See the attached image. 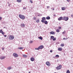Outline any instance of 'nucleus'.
Segmentation results:
<instances>
[{
	"instance_id": "f257e3e1",
	"label": "nucleus",
	"mask_w": 73,
	"mask_h": 73,
	"mask_svg": "<svg viewBox=\"0 0 73 73\" xmlns=\"http://www.w3.org/2000/svg\"><path fill=\"white\" fill-rule=\"evenodd\" d=\"M62 68V65H60L56 68V69L57 70H60Z\"/></svg>"
},
{
	"instance_id": "3c124183",
	"label": "nucleus",
	"mask_w": 73,
	"mask_h": 73,
	"mask_svg": "<svg viewBox=\"0 0 73 73\" xmlns=\"http://www.w3.org/2000/svg\"><path fill=\"white\" fill-rule=\"evenodd\" d=\"M71 17H73V14L71 15Z\"/></svg>"
},
{
	"instance_id": "49530a36",
	"label": "nucleus",
	"mask_w": 73,
	"mask_h": 73,
	"mask_svg": "<svg viewBox=\"0 0 73 73\" xmlns=\"http://www.w3.org/2000/svg\"><path fill=\"white\" fill-rule=\"evenodd\" d=\"M4 37H7V35H4Z\"/></svg>"
},
{
	"instance_id": "39448f33",
	"label": "nucleus",
	"mask_w": 73,
	"mask_h": 73,
	"mask_svg": "<svg viewBox=\"0 0 73 73\" xmlns=\"http://www.w3.org/2000/svg\"><path fill=\"white\" fill-rule=\"evenodd\" d=\"M13 56L15 57H16V58L18 57V56H19V55L18 54L16 53H14L13 54Z\"/></svg>"
},
{
	"instance_id": "9d476101",
	"label": "nucleus",
	"mask_w": 73,
	"mask_h": 73,
	"mask_svg": "<svg viewBox=\"0 0 73 73\" xmlns=\"http://www.w3.org/2000/svg\"><path fill=\"white\" fill-rule=\"evenodd\" d=\"M5 58V56H2L0 57L1 60H3Z\"/></svg>"
},
{
	"instance_id": "ea45409f",
	"label": "nucleus",
	"mask_w": 73,
	"mask_h": 73,
	"mask_svg": "<svg viewBox=\"0 0 73 73\" xmlns=\"http://www.w3.org/2000/svg\"><path fill=\"white\" fill-rule=\"evenodd\" d=\"M65 33V32L64 31L62 33V34H64V33Z\"/></svg>"
},
{
	"instance_id": "c756f323",
	"label": "nucleus",
	"mask_w": 73,
	"mask_h": 73,
	"mask_svg": "<svg viewBox=\"0 0 73 73\" xmlns=\"http://www.w3.org/2000/svg\"><path fill=\"white\" fill-rule=\"evenodd\" d=\"M60 46H64V44H61Z\"/></svg>"
},
{
	"instance_id": "4c0bfd02",
	"label": "nucleus",
	"mask_w": 73,
	"mask_h": 73,
	"mask_svg": "<svg viewBox=\"0 0 73 73\" xmlns=\"http://www.w3.org/2000/svg\"><path fill=\"white\" fill-rule=\"evenodd\" d=\"M50 53H52V52H53V50H50Z\"/></svg>"
},
{
	"instance_id": "1a4fd4ad",
	"label": "nucleus",
	"mask_w": 73,
	"mask_h": 73,
	"mask_svg": "<svg viewBox=\"0 0 73 73\" xmlns=\"http://www.w3.org/2000/svg\"><path fill=\"white\" fill-rule=\"evenodd\" d=\"M38 48L39 49H41L44 48V46L43 45L40 46L38 47Z\"/></svg>"
},
{
	"instance_id": "6e6552de",
	"label": "nucleus",
	"mask_w": 73,
	"mask_h": 73,
	"mask_svg": "<svg viewBox=\"0 0 73 73\" xmlns=\"http://www.w3.org/2000/svg\"><path fill=\"white\" fill-rule=\"evenodd\" d=\"M46 64L48 66H50V63L49 62H47Z\"/></svg>"
},
{
	"instance_id": "a878e982",
	"label": "nucleus",
	"mask_w": 73,
	"mask_h": 73,
	"mask_svg": "<svg viewBox=\"0 0 73 73\" xmlns=\"http://www.w3.org/2000/svg\"><path fill=\"white\" fill-rule=\"evenodd\" d=\"M56 32L58 33L59 32H60V30L59 29H57L56 30Z\"/></svg>"
},
{
	"instance_id": "aec40b11",
	"label": "nucleus",
	"mask_w": 73,
	"mask_h": 73,
	"mask_svg": "<svg viewBox=\"0 0 73 73\" xmlns=\"http://www.w3.org/2000/svg\"><path fill=\"white\" fill-rule=\"evenodd\" d=\"M42 19L45 20H46V18H45V17H43L42 18Z\"/></svg>"
},
{
	"instance_id": "473e14b6",
	"label": "nucleus",
	"mask_w": 73,
	"mask_h": 73,
	"mask_svg": "<svg viewBox=\"0 0 73 73\" xmlns=\"http://www.w3.org/2000/svg\"><path fill=\"white\" fill-rule=\"evenodd\" d=\"M56 40V38H53V41H55Z\"/></svg>"
},
{
	"instance_id": "de8ad7c7",
	"label": "nucleus",
	"mask_w": 73,
	"mask_h": 73,
	"mask_svg": "<svg viewBox=\"0 0 73 73\" xmlns=\"http://www.w3.org/2000/svg\"><path fill=\"white\" fill-rule=\"evenodd\" d=\"M8 6H9V7H10V6H11V4H9V5Z\"/></svg>"
},
{
	"instance_id": "20e7f679",
	"label": "nucleus",
	"mask_w": 73,
	"mask_h": 73,
	"mask_svg": "<svg viewBox=\"0 0 73 73\" xmlns=\"http://www.w3.org/2000/svg\"><path fill=\"white\" fill-rule=\"evenodd\" d=\"M9 40H13V39H14V36L12 35H10L9 36Z\"/></svg>"
},
{
	"instance_id": "8fccbe9b",
	"label": "nucleus",
	"mask_w": 73,
	"mask_h": 73,
	"mask_svg": "<svg viewBox=\"0 0 73 73\" xmlns=\"http://www.w3.org/2000/svg\"><path fill=\"white\" fill-rule=\"evenodd\" d=\"M47 8H50V7L49 6H47Z\"/></svg>"
},
{
	"instance_id": "bb28decb",
	"label": "nucleus",
	"mask_w": 73,
	"mask_h": 73,
	"mask_svg": "<svg viewBox=\"0 0 73 73\" xmlns=\"http://www.w3.org/2000/svg\"><path fill=\"white\" fill-rule=\"evenodd\" d=\"M35 50H40V49H39V48L38 47V48H35Z\"/></svg>"
},
{
	"instance_id": "c9c22d12",
	"label": "nucleus",
	"mask_w": 73,
	"mask_h": 73,
	"mask_svg": "<svg viewBox=\"0 0 73 73\" xmlns=\"http://www.w3.org/2000/svg\"><path fill=\"white\" fill-rule=\"evenodd\" d=\"M63 40H67V39H68V38H66H66H63Z\"/></svg>"
},
{
	"instance_id": "b1692460",
	"label": "nucleus",
	"mask_w": 73,
	"mask_h": 73,
	"mask_svg": "<svg viewBox=\"0 0 73 73\" xmlns=\"http://www.w3.org/2000/svg\"><path fill=\"white\" fill-rule=\"evenodd\" d=\"M41 22H42V23H44L45 22V20H44L43 19H42L41 20Z\"/></svg>"
},
{
	"instance_id": "f8f14e48",
	"label": "nucleus",
	"mask_w": 73,
	"mask_h": 73,
	"mask_svg": "<svg viewBox=\"0 0 73 73\" xmlns=\"http://www.w3.org/2000/svg\"><path fill=\"white\" fill-rule=\"evenodd\" d=\"M58 50L59 51H61V50H62V48H58Z\"/></svg>"
},
{
	"instance_id": "a18cd8bd",
	"label": "nucleus",
	"mask_w": 73,
	"mask_h": 73,
	"mask_svg": "<svg viewBox=\"0 0 73 73\" xmlns=\"http://www.w3.org/2000/svg\"><path fill=\"white\" fill-rule=\"evenodd\" d=\"M32 42H33V41H31L30 42V43H32Z\"/></svg>"
},
{
	"instance_id": "58836bf2",
	"label": "nucleus",
	"mask_w": 73,
	"mask_h": 73,
	"mask_svg": "<svg viewBox=\"0 0 73 73\" xmlns=\"http://www.w3.org/2000/svg\"><path fill=\"white\" fill-rule=\"evenodd\" d=\"M67 1H68V2H70V0H67Z\"/></svg>"
},
{
	"instance_id": "ddd939ff",
	"label": "nucleus",
	"mask_w": 73,
	"mask_h": 73,
	"mask_svg": "<svg viewBox=\"0 0 73 73\" xmlns=\"http://www.w3.org/2000/svg\"><path fill=\"white\" fill-rule=\"evenodd\" d=\"M50 18L49 16L47 17H46V20H50Z\"/></svg>"
},
{
	"instance_id": "cd10ccee",
	"label": "nucleus",
	"mask_w": 73,
	"mask_h": 73,
	"mask_svg": "<svg viewBox=\"0 0 73 73\" xmlns=\"http://www.w3.org/2000/svg\"><path fill=\"white\" fill-rule=\"evenodd\" d=\"M1 33L3 35H5V32H3V31Z\"/></svg>"
},
{
	"instance_id": "603ef678",
	"label": "nucleus",
	"mask_w": 73,
	"mask_h": 73,
	"mask_svg": "<svg viewBox=\"0 0 73 73\" xmlns=\"http://www.w3.org/2000/svg\"><path fill=\"white\" fill-rule=\"evenodd\" d=\"M52 10H53V11H54V9L53 8V9H52Z\"/></svg>"
},
{
	"instance_id": "6ab92c4d",
	"label": "nucleus",
	"mask_w": 73,
	"mask_h": 73,
	"mask_svg": "<svg viewBox=\"0 0 73 73\" xmlns=\"http://www.w3.org/2000/svg\"><path fill=\"white\" fill-rule=\"evenodd\" d=\"M7 69L8 70H11V67H9L7 68Z\"/></svg>"
},
{
	"instance_id": "37998d69",
	"label": "nucleus",
	"mask_w": 73,
	"mask_h": 73,
	"mask_svg": "<svg viewBox=\"0 0 73 73\" xmlns=\"http://www.w3.org/2000/svg\"><path fill=\"white\" fill-rule=\"evenodd\" d=\"M2 50H4V48H2Z\"/></svg>"
},
{
	"instance_id": "c85d7f7f",
	"label": "nucleus",
	"mask_w": 73,
	"mask_h": 73,
	"mask_svg": "<svg viewBox=\"0 0 73 73\" xmlns=\"http://www.w3.org/2000/svg\"><path fill=\"white\" fill-rule=\"evenodd\" d=\"M54 38V36H51L50 38H52V39H53Z\"/></svg>"
},
{
	"instance_id": "f03ea898",
	"label": "nucleus",
	"mask_w": 73,
	"mask_h": 73,
	"mask_svg": "<svg viewBox=\"0 0 73 73\" xmlns=\"http://www.w3.org/2000/svg\"><path fill=\"white\" fill-rule=\"evenodd\" d=\"M19 17L21 19H25V17L24 16V15H19Z\"/></svg>"
},
{
	"instance_id": "393cba45",
	"label": "nucleus",
	"mask_w": 73,
	"mask_h": 73,
	"mask_svg": "<svg viewBox=\"0 0 73 73\" xmlns=\"http://www.w3.org/2000/svg\"><path fill=\"white\" fill-rule=\"evenodd\" d=\"M66 73H70V71L69 70H68L66 71Z\"/></svg>"
},
{
	"instance_id": "423d86ee",
	"label": "nucleus",
	"mask_w": 73,
	"mask_h": 73,
	"mask_svg": "<svg viewBox=\"0 0 73 73\" xmlns=\"http://www.w3.org/2000/svg\"><path fill=\"white\" fill-rule=\"evenodd\" d=\"M58 20H59V21H60V20H64L63 18L62 17H60L58 19Z\"/></svg>"
},
{
	"instance_id": "f704fd0d",
	"label": "nucleus",
	"mask_w": 73,
	"mask_h": 73,
	"mask_svg": "<svg viewBox=\"0 0 73 73\" xmlns=\"http://www.w3.org/2000/svg\"><path fill=\"white\" fill-rule=\"evenodd\" d=\"M30 2H31V3H33V1L32 0H30Z\"/></svg>"
},
{
	"instance_id": "f3484780",
	"label": "nucleus",
	"mask_w": 73,
	"mask_h": 73,
	"mask_svg": "<svg viewBox=\"0 0 73 73\" xmlns=\"http://www.w3.org/2000/svg\"><path fill=\"white\" fill-rule=\"evenodd\" d=\"M18 49H21V50H22V49H23V48L19 47L18 48Z\"/></svg>"
},
{
	"instance_id": "79ce46f5",
	"label": "nucleus",
	"mask_w": 73,
	"mask_h": 73,
	"mask_svg": "<svg viewBox=\"0 0 73 73\" xmlns=\"http://www.w3.org/2000/svg\"><path fill=\"white\" fill-rule=\"evenodd\" d=\"M36 17H34V20H36Z\"/></svg>"
},
{
	"instance_id": "a211bd4d",
	"label": "nucleus",
	"mask_w": 73,
	"mask_h": 73,
	"mask_svg": "<svg viewBox=\"0 0 73 73\" xmlns=\"http://www.w3.org/2000/svg\"><path fill=\"white\" fill-rule=\"evenodd\" d=\"M36 23H40V20L39 19H38L36 21Z\"/></svg>"
},
{
	"instance_id": "6e6d98bb",
	"label": "nucleus",
	"mask_w": 73,
	"mask_h": 73,
	"mask_svg": "<svg viewBox=\"0 0 73 73\" xmlns=\"http://www.w3.org/2000/svg\"><path fill=\"white\" fill-rule=\"evenodd\" d=\"M54 73H57L56 72H54Z\"/></svg>"
},
{
	"instance_id": "72a5a7b5",
	"label": "nucleus",
	"mask_w": 73,
	"mask_h": 73,
	"mask_svg": "<svg viewBox=\"0 0 73 73\" xmlns=\"http://www.w3.org/2000/svg\"><path fill=\"white\" fill-rule=\"evenodd\" d=\"M27 9V7H23V9Z\"/></svg>"
},
{
	"instance_id": "09e8293b",
	"label": "nucleus",
	"mask_w": 73,
	"mask_h": 73,
	"mask_svg": "<svg viewBox=\"0 0 73 73\" xmlns=\"http://www.w3.org/2000/svg\"><path fill=\"white\" fill-rule=\"evenodd\" d=\"M53 16H56V14H54Z\"/></svg>"
},
{
	"instance_id": "9b49d317",
	"label": "nucleus",
	"mask_w": 73,
	"mask_h": 73,
	"mask_svg": "<svg viewBox=\"0 0 73 73\" xmlns=\"http://www.w3.org/2000/svg\"><path fill=\"white\" fill-rule=\"evenodd\" d=\"M30 60L31 61H35V58L33 57L31 58Z\"/></svg>"
},
{
	"instance_id": "4468645a",
	"label": "nucleus",
	"mask_w": 73,
	"mask_h": 73,
	"mask_svg": "<svg viewBox=\"0 0 73 73\" xmlns=\"http://www.w3.org/2000/svg\"><path fill=\"white\" fill-rule=\"evenodd\" d=\"M66 9V8L64 7H62V11H64V10H65Z\"/></svg>"
},
{
	"instance_id": "dca6fc26",
	"label": "nucleus",
	"mask_w": 73,
	"mask_h": 73,
	"mask_svg": "<svg viewBox=\"0 0 73 73\" xmlns=\"http://www.w3.org/2000/svg\"><path fill=\"white\" fill-rule=\"evenodd\" d=\"M17 1L18 2V3H21L22 1L21 0H17Z\"/></svg>"
},
{
	"instance_id": "a19ab883",
	"label": "nucleus",
	"mask_w": 73,
	"mask_h": 73,
	"mask_svg": "<svg viewBox=\"0 0 73 73\" xmlns=\"http://www.w3.org/2000/svg\"><path fill=\"white\" fill-rule=\"evenodd\" d=\"M59 29H61V27H59Z\"/></svg>"
},
{
	"instance_id": "864d4df0",
	"label": "nucleus",
	"mask_w": 73,
	"mask_h": 73,
	"mask_svg": "<svg viewBox=\"0 0 73 73\" xmlns=\"http://www.w3.org/2000/svg\"><path fill=\"white\" fill-rule=\"evenodd\" d=\"M51 9H53V8L52 7V8H51Z\"/></svg>"
},
{
	"instance_id": "5701e85b",
	"label": "nucleus",
	"mask_w": 73,
	"mask_h": 73,
	"mask_svg": "<svg viewBox=\"0 0 73 73\" xmlns=\"http://www.w3.org/2000/svg\"><path fill=\"white\" fill-rule=\"evenodd\" d=\"M23 56L24 57H27V55H23Z\"/></svg>"
},
{
	"instance_id": "5fc2aeb1",
	"label": "nucleus",
	"mask_w": 73,
	"mask_h": 73,
	"mask_svg": "<svg viewBox=\"0 0 73 73\" xmlns=\"http://www.w3.org/2000/svg\"><path fill=\"white\" fill-rule=\"evenodd\" d=\"M29 73H31L30 72H29Z\"/></svg>"
},
{
	"instance_id": "e433bc0d",
	"label": "nucleus",
	"mask_w": 73,
	"mask_h": 73,
	"mask_svg": "<svg viewBox=\"0 0 73 73\" xmlns=\"http://www.w3.org/2000/svg\"><path fill=\"white\" fill-rule=\"evenodd\" d=\"M42 16V15L41 14H40L39 15H38V16Z\"/></svg>"
},
{
	"instance_id": "7c9ffc66",
	"label": "nucleus",
	"mask_w": 73,
	"mask_h": 73,
	"mask_svg": "<svg viewBox=\"0 0 73 73\" xmlns=\"http://www.w3.org/2000/svg\"><path fill=\"white\" fill-rule=\"evenodd\" d=\"M56 57H59V55H56L55 56Z\"/></svg>"
},
{
	"instance_id": "c03bdc74",
	"label": "nucleus",
	"mask_w": 73,
	"mask_h": 73,
	"mask_svg": "<svg viewBox=\"0 0 73 73\" xmlns=\"http://www.w3.org/2000/svg\"><path fill=\"white\" fill-rule=\"evenodd\" d=\"M2 19V17H0V20H1Z\"/></svg>"
},
{
	"instance_id": "0eeeda50",
	"label": "nucleus",
	"mask_w": 73,
	"mask_h": 73,
	"mask_svg": "<svg viewBox=\"0 0 73 73\" xmlns=\"http://www.w3.org/2000/svg\"><path fill=\"white\" fill-rule=\"evenodd\" d=\"M25 25L24 23L21 24V28H24V27H25Z\"/></svg>"
},
{
	"instance_id": "2f4dec72",
	"label": "nucleus",
	"mask_w": 73,
	"mask_h": 73,
	"mask_svg": "<svg viewBox=\"0 0 73 73\" xmlns=\"http://www.w3.org/2000/svg\"><path fill=\"white\" fill-rule=\"evenodd\" d=\"M3 32V30H2V29H1L0 30V33H1Z\"/></svg>"
},
{
	"instance_id": "412c9836",
	"label": "nucleus",
	"mask_w": 73,
	"mask_h": 73,
	"mask_svg": "<svg viewBox=\"0 0 73 73\" xmlns=\"http://www.w3.org/2000/svg\"><path fill=\"white\" fill-rule=\"evenodd\" d=\"M44 23L45 24H48V21H44Z\"/></svg>"
},
{
	"instance_id": "7ed1b4c3",
	"label": "nucleus",
	"mask_w": 73,
	"mask_h": 73,
	"mask_svg": "<svg viewBox=\"0 0 73 73\" xmlns=\"http://www.w3.org/2000/svg\"><path fill=\"white\" fill-rule=\"evenodd\" d=\"M68 20H69V17H63V20L67 21Z\"/></svg>"
},
{
	"instance_id": "2eb2a0df",
	"label": "nucleus",
	"mask_w": 73,
	"mask_h": 73,
	"mask_svg": "<svg viewBox=\"0 0 73 73\" xmlns=\"http://www.w3.org/2000/svg\"><path fill=\"white\" fill-rule=\"evenodd\" d=\"M54 32L53 31H51L50 32V34H51V35H54Z\"/></svg>"
},
{
	"instance_id": "4be33fe9",
	"label": "nucleus",
	"mask_w": 73,
	"mask_h": 73,
	"mask_svg": "<svg viewBox=\"0 0 73 73\" xmlns=\"http://www.w3.org/2000/svg\"><path fill=\"white\" fill-rule=\"evenodd\" d=\"M38 38L40 39V40H42V38L41 36H40L38 37Z\"/></svg>"
}]
</instances>
